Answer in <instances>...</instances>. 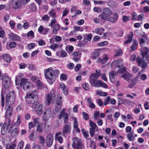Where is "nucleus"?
I'll list each match as a JSON object with an SVG mask.
<instances>
[{
	"label": "nucleus",
	"instance_id": "nucleus-17",
	"mask_svg": "<svg viewBox=\"0 0 149 149\" xmlns=\"http://www.w3.org/2000/svg\"><path fill=\"white\" fill-rule=\"evenodd\" d=\"M14 9H17L19 8L21 6V2L19 1V0H16V1H13V3L10 4Z\"/></svg>",
	"mask_w": 149,
	"mask_h": 149
},
{
	"label": "nucleus",
	"instance_id": "nucleus-60",
	"mask_svg": "<svg viewBox=\"0 0 149 149\" xmlns=\"http://www.w3.org/2000/svg\"><path fill=\"white\" fill-rule=\"evenodd\" d=\"M7 129H6L5 127L2 126L1 130V134L3 135H4Z\"/></svg>",
	"mask_w": 149,
	"mask_h": 149
},
{
	"label": "nucleus",
	"instance_id": "nucleus-5",
	"mask_svg": "<svg viewBox=\"0 0 149 149\" xmlns=\"http://www.w3.org/2000/svg\"><path fill=\"white\" fill-rule=\"evenodd\" d=\"M56 92L54 90H52L49 94L46 95L45 100V104L47 105L50 104L52 100H54L56 97Z\"/></svg>",
	"mask_w": 149,
	"mask_h": 149
},
{
	"label": "nucleus",
	"instance_id": "nucleus-9",
	"mask_svg": "<svg viewBox=\"0 0 149 149\" xmlns=\"http://www.w3.org/2000/svg\"><path fill=\"white\" fill-rule=\"evenodd\" d=\"M52 114V109L50 108H48L45 110L42 116V120L44 121L48 120Z\"/></svg>",
	"mask_w": 149,
	"mask_h": 149
},
{
	"label": "nucleus",
	"instance_id": "nucleus-45",
	"mask_svg": "<svg viewBox=\"0 0 149 149\" xmlns=\"http://www.w3.org/2000/svg\"><path fill=\"white\" fill-rule=\"evenodd\" d=\"M132 132L128 133L127 134V138L130 141H132L134 139V138L133 134Z\"/></svg>",
	"mask_w": 149,
	"mask_h": 149
},
{
	"label": "nucleus",
	"instance_id": "nucleus-15",
	"mask_svg": "<svg viewBox=\"0 0 149 149\" xmlns=\"http://www.w3.org/2000/svg\"><path fill=\"white\" fill-rule=\"evenodd\" d=\"M138 40L141 46H143L146 43L148 42V37L145 35H142L141 38H138Z\"/></svg>",
	"mask_w": 149,
	"mask_h": 149
},
{
	"label": "nucleus",
	"instance_id": "nucleus-59",
	"mask_svg": "<svg viewBox=\"0 0 149 149\" xmlns=\"http://www.w3.org/2000/svg\"><path fill=\"white\" fill-rule=\"evenodd\" d=\"M61 105H58L55 104V110L56 112H58L59 111L61 108Z\"/></svg>",
	"mask_w": 149,
	"mask_h": 149
},
{
	"label": "nucleus",
	"instance_id": "nucleus-58",
	"mask_svg": "<svg viewBox=\"0 0 149 149\" xmlns=\"http://www.w3.org/2000/svg\"><path fill=\"white\" fill-rule=\"evenodd\" d=\"M95 129H93V128H90V135L92 137H93L95 134Z\"/></svg>",
	"mask_w": 149,
	"mask_h": 149
},
{
	"label": "nucleus",
	"instance_id": "nucleus-25",
	"mask_svg": "<svg viewBox=\"0 0 149 149\" xmlns=\"http://www.w3.org/2000/svg\"><path fill=\"white\" fill-rule=\"evenodd\" d=\"M11 120L9 118H6L5 122L4 123L3 126L6 129H8L10 125Z\"/></svg>",
	"mask_w": 149,
	"mask_h": 149
},
{
	"label": "nucleus",
	"instance_id": "nucleus-31",
	"mask_svg": "<svg viewBox=\"0 0 149 149\" xmlns=\"http://www.w3.org/2000/svg\"><path fill=\"white\" fill-rule=\"evenodd\" d=\"M104 31V29L103 28H98L95 29V32L97 34L101 35Z\"/></svg>",
	"mask_w": 149,
	"mask_h": 149
},
{
	"label": "nucleus",
	"instance_id": "nucleus-63",
	"mask_svg": "<svg viewBox=\"0 0 149 149\" xmlns=\"http://www.w3.org/2000/svg\"><path fill=\"white\" fill-rule=\"evenodd\" d=\"M125 66L122 65L121 68L119 69V71L121 73H123L125 71Z\"/></svg>",
	"mask_w": 149,
	"mask_h": 149
},
{
	"label": "nucleus",
	"instance_id": "nucleus-6",
	"mask_svg": "<svg viewBox=\"0 0 149 149\" xmlns=\"http://www.w3.org/2000/svg\"><path fill=\"white\" fill-rule=\"evenodd\" d=\"M72 146L73 148L76 147L77 149H84V146L81 140L77 137L74 139Z\"/></svg>",
	"mask_w": 149,
	"mask_h": 149
},
{
	"label": "nucleus",
	"instance_id": "nucleus-36",
	"mask_svg": "<svg viewBox=\"0 0 149 149\" xmlns=\"http://www.w3.org/2000/svg\"><path fill=\"white\" fill-rule=\"evenodd\" d=\"M122 61L123 60L122 59H119L117 61L115 60L111 64L112 65L115 64V66L116 65L117 66L120 68V65H118V64H120Z\"/></svg>",
	"mask_w": 149,
	"mask_h": 149
},
{
	"label": "nucleus",
	"instance_id": "nucleus-40",
	"mask_svg": "<svg viewBox=\"0 0 149 149\" xmlns=\"http://www.w3.org/2000/svg\"><path fill=\"white\" fill-rule=\"evenodd\" d=\"M49 16L52 17V18H55L56 17V12H55L54 10L53 9H52L49 13Z\"/></svg>",
	"mask_w": 149,
	"mask_h": 149
},
{
	"label": "nucleus",
	"instance_id": "nucleus-16",
	"mask_svg": "<svg viewBox=\"0 0 149 149\" xmlns=\"http://www.w3.org/2000/svg\"><path fill=\"white\" fill-rule=\"evenodd\" d=\"M12 106H10L9 107L8 106H6V118H9L11 116L13 112V108Z\"/></svg>",
	"mask_w": 149,
	"mask_h": 149
},
{
	"label": "nucleus",
	"instance_id": "nucleus-37",
	"mask_svg": "<svg viewBox=\"0 0 149 149\" xmlns=\"http://www.w3.org/2000/svg\"><path fill=\"white\" fill-rule=\"evenodd\" d=\"M2 82L3 86L5 88H7L9 87L10 82L8 83V81L6 80H2Z\"/></svg>",
	"mask_w": 149,
	"mask_h": 149
},
{
	"label": "nucleus",
	"instance_id": "nucleus-49",
	"mask_svg": "<svg viewBox=\"0 0 149 149\" xmlns=\"http://www.w3.org/2000/svg\"><path fill=\"white\" fill-rule=\"evenodd\" d=\"M110 100V97L109 96H107L105 99L104 101V104L106 106L109 104V102Z\"/></svg>",
	"mask_w": 149,
	"mask_h": 149
},
{
	"label": "nucleus",
	"instance_id": "nucleus-11",
	"mask_svg": "<svg viewBox=\"0 0 149 149\" xmlns=\"http://www.w3.org/2000/svg\"><path fill=\"white\" fill-rule=\"evenodd\" d=\"M13 126H11L10 127L8 133L10 134L11 136L13 137H15L17 135L19 132V129L17 128H15L13 129H12Z\"/></svg>",
	"mask_w": 149,
	"mask_h": 149
},
{
	"label": "nucleus",
	"instance_id": "nucleus-23",
	"mask_svg": "<svg viewBox=\"0 0 149 149\" xmlns=\"http://www.w3.org/2000/svg\"><path fill=\"white\" fill-rule=\"evenodd\" d=\"M114 17H109L107 21L111 22L112 23H114L116 21L118 18V15L117 13H115L114 14Z\"/></svg>",
	"mask_w": 149,
	"mask_h": 149
},
{
	"label": "nucleus",
	"instance_id": "nucleus-28",
	"mask_svg": "<svg viewBox=\"0 0 149 149\" xmlns=\"http://www.w3.org/2000/svg\"><path fill=\"white\" fill-rule=\"evenodd\" d=\"M103 12L108 16H110L112 15V12L111 10L108 8H104L103 10Z\"/></svg>",
	"mask_w": 149,
	"mask_h": 149
},
{
	"label": "nucleus",
	"instance_id": "nucleus-22",
	"mask_svg": "<svg viewBox=\"0 0 149 149\" xmlns=\"http://www.w3.org/2000/svg\"><path fill=\"white\" fill-rule=\"evenodd\" d=\"M72 120L74 122L73 127L78 132L80 133V131L78 127V123L76 118L75 117L72 118Z\"/></svg>",
	"mask_w": 149,
	"mask_h": 149
},
{
	"label": "nucleus",
	"instance_id": "nucleus-64",
	"mask_svg": "<svg viewBox=\"0 0 149 149\" xmlns=\"http://www.w3.org/2000/svg\"><path fill=\"white\" fill-rule=\"evenodd\" d=\"M33 149H41L40 146L38 144L34 143L32 146Z\"/></svg>",
	"mask_w": 149,
	"mask_h": 149
},
{
	"label": "nucleus",
	"instance_id": "nucleus-38",
	"mask_svg": "<svg viewBox=\"0 0 149 149\" xmlns=\"http://www.w3.org/2000/svg\"><path fill=\"white\" fill-rule=\"evenodd\" d=\"M81 131L84 136V137L86 139H88V137H89L88 132V131H86L84 129H82Z\"/></svg>",
	"mask_w": 149,
	"mask_h": 149
},
{
	"label": "nucleus",
	"instance_id": "nucleus-26",
	"mask_svg": "<svg viewBox=\"0 0 149 149\" xmlns=\"http://www.w3.org/2000/svg\"><path fill=\"white\" fill-rule=\"evenodd\" d=\"M3 59L7 63H9L10 62L11 59V57L8 54H6L3 56Z\"/></svg>",
	"mask_w": 149,
	"mask_h": 149
},
{
	"label": "nucleus",
	"instance_id": "nucleus-29",
	"mask_svg": "<svg viewBox=\"0 0 149 149\" xmlns=\"http://www.w3.org/2000/svg\"><path fill=\"white\" fill-rule=\"evenodd\" d=\"M96 94L97 95L103 97L107 96V93L102 92L99 90L96 91Z\"/></svg>",
	"mask_w": 149,
	"mask_h": 149
},
{
	"label": "nucleus",
	"instance_id": "nucleus-61",
	"mask_svg": "<svg viewBox=\"0 0 149 149\" xmlns=\"http://www.w3.org/2000/svg\"><path fill=\"white\" fill-rule=\"evenodd\" d=\"M38 45L40 46H43L45 45L46 42L43 40L42 39L39 40L38 42Z\"/></svg>",
	"mask_w": 149,
	"mask_h": 149
},
{
	"label": "nucleus",
	"instance_id": "nucleus-18",
	"mask_svg": "<svg viewBox=\"0 0 149 149\" xmlns=\"http://www.w3.org/2000/svg\"><path fill=\"white\" fill-rule=\"evenodd\" d=\"M9 38L12 40L15 41H19L20 40V37L18 35L12 32L8 34Z\"/></svg>",
	"mask_w": 149,
	"mask_h": 149
},
{
	"label": "nucleus",
	"instance_id": "nucleus-19",
	"mask_svg": "<svg viewBox=\"0 0 149 149\" xmlns=\"http://www.w3.org/2000/svg\"><path fill=\"white\" fill-rule=\"evenodd\" d=\"M121 77L124 79L125 80L127 81H129L131 79L132 77V75L128 72H126L125 73L121 75Z\"/></svg>",
	"mask_w": 149,
	"mask_h": 149
},
{
	"label": "nucleus",
	"instance_id": "nucleus-21",
	"mask_svg": "<svg viewBox=\"0 0 149 149\" xmlns=\"http://www.w3.org/2000/svg\"><path fill=\"white\" fill-rule=\"evenodd\" d=\"M108 56L106 54H104L103 55V58L101 59L100 58H98L97 59V62L100 63L102 64H103L107 62L108 61Z\"/></svg>",
	"mask_w": 149,
	"mask_h": 149
},
{
	"label": "nucleus",
	"instance_id": "nucleus-56",
	"mask_svg": "<svg viewBox=\"0 0 149 149\" xmlns=\"http://www.w3.org/2000/svg\"><path fill=\"white\" fill-rule=\"evenodd\" d=\"M49 17L47 15H45L43 16L42 19L43 21L48 22L49 19Z\"/></svg>",
	"mask_w": 149,
	"mask_h": 149
},
{
	"label": "nucleus",
	"instance_id": "nucleus-27",
	"mask_svg": "<svg viewBox=\"0 0 149 149\" xmlns=\"http://www.w3.org/2000/svg\"><path fill=\"white\" fill-rule=\"evenodd\" d=\"M60 29L59 25L57 24H56L53 26V32L54 34L57 33L58 31Z\"/></svg>",
	"mask_w": 149,
	"mask_h": 149
},
{
	"label": "nucleus",
	"instance_id": "nucleus-3",
	"mask_svg": "<svg viewBox=\"0 0 149 149\" xmlns=\"http://www.w3.org/2000/svg\"><path fill=\"white\" fill-rule=\"evenodd\" d=\"M90 83L91 85L96 87H102L104 88H107L108 87L107 85L105 83L100 80H97L96 77H90Z\"/></svg>",
	"mask_w": 149,
	"mask_h": 149
},
{
	"label": "nucleus",
	"instance_id": "nucleus-14",
	"mask_svg": "<svg viewBox=\"0 0 149 149\" xmlns=\"http://www.w3.org/2000/svg\"><path fill=\"white\" fill-rule=\"evenodd\" d=\"M71 130V125L70 123L66 124L63 127L62 133L63 135L69 133Z\"/></svg>",
	"mask_w": 149,
	"mask_h": 149
},
{
	"label": "nucleus",
	"instance_id": "nucleus-10",
	"mask_svg": "<svg viewBox=\"0 0 149 149\" xmlns=\"http://www.w3.org/2000/svg\"><path fill=\"white\" fill-rule=\"evenodd\" d=\"M32 108L36 112L37 115H40L42 112V105L40 104L37 103L35 104L32 105Z\"/></svg>",
	"mask_w": 149,
	"mask_h": 149
},
{
	"label": "nucleus",
	"instance_id": "nucleus-51",
	"mask_svg": "<svg viewBox=\"0 0 149 149\" xmlns=\"http://www.w3.org/2000/svg\"><path fill=\"white\" fill-rule=\"evenodd\" d=\"M36 84L38 89H41L42 87V84L40 81L39 80Z\"/></svg>",
	"mask_w": 149,
	"mask_h": 149
},
{
	"label": "nucleus",
	"instance_id": "nucleus-7",
	"mask_svg": "<svg viewBox=\"0 0 149 149\" xmlns=\"http://www.w3.org/2000/svg\"><path fill=\"white\" fill-rule=\"evenodd\" d=\"M60 119L63 118V121L65 124H67L69 120L68 114L65 112V109H63L60 112L58 116Z\"/></svg>",
	"mask_w": 149,
	"mask_h": 149
},
{
	"label": "nucleus",
	"instance_id": "nucleus-12",
	"mask_svg": "<svg viewBox=\"0 0 149 149\" xmlns=\"http://www.w3.org/2000/svg\"><path fill=\"white\" fill-rule=\"evenodd\" d=\"M53 140L52 134L51 133H49L47 136L46 140L47 145L48 147H50L52 146Z\"/></svg>",
	"mask_w": 149,
	"mask_h": 149
},
{
	"label": "nucleus",
	"instance_id": "nucleus-53",
	"mask_svg": "<svg viewBox=\"0 0 149 149\" xmlns=\"http://www.w3.org/2000/svg\"><path fill=\"white\" fill-rule=\"evenodd\" d=\"M83 118L85 120H88L89 118L88 115L85 112H83L82 113Z\"/></svg>",
	"mask_w": 149,
	"mask_h": 149
},
{
	"label": "nucleus",
	"instance_id": "nucleus-34",
	"mask_svg": "<svg viewBox=\"0 0 149 149\" xmlns=\"http://www.w3.org/2000/svg\"><path fill=\"white\" fill-rule=\"evenodd\" d=\"M138 45V42L137 41L134 40L132 45L131 46L130 48L132 51H134L136 49Z\"/></svg>",
	"mask_w": 149,
	"mask_h": 149
},
{
	"label": "nucleus",
	"instance_id": "nucleus-30",
	"mask_svg": "<svg viewBox=\"0 0 149 149\" xmlns=\"http://www.w3.org/2000/svg\"><path fill=\"white\" fill-rule=\"evenodd\" d=\"M87 102L90 108L92 109L95 108V106L94 104L92 102L91 98H89L87 99Z\"/></svg>",
	"mask_w": 149,
	"mask_h": 149
},
{
	"label": "nucleus",
	"instance_id": "nucleus-2",
	"mask_svg": "<svg viewBox=\"0 0 149 149\" xmlns=\"http://www.w3.org/2000/svg\"><path fill=\"white\" fill-rule=\"evenodd\" d=\"M17 77H16L15 84L16 85H19L20 87H23L24 90H28L31 86V84L29 81L26 78H21L19 81Z\"/></svg>",
	"mask_w": 149,
	"mask_h": 149
},
{
	"label": "nucleus",
	"instance_id": "nucleus-44",
	"mask_svg": "<svg viewBox=\"0 0 149 149\" xmlns=\"http://www.w3.org/2000/svg\"><path fill=\"white\" fill-rule=\"evenodd\" d=\"M108 6L111 7H114L116 6V3L115 2L112 0L109 1L107 3Z\"/></svg>",
	"mask_w": 149,
	"mask_h": 149
},
{
	"label": "nucleus",
	"instance_id": "nucleus-62",
	"mask_svg": "<svg viewBox=\"0 0 149 149\" xmlns=\"http://www.w3.org/2000/svg\"><path fill=\"white\" fill-rule=\"evenodd\" d=\"M97 102L98 105L100 107L101 106L103 103L102 100L100 99H97Z\"/></svg>",
	"mask_w": 149,
	"mask_h": 149
},
{
	"label": "nucleus",
	"instance_id": "nucleus-47",
	"mask_svg": "<svg viewBox=\"0 0 149 149\" xmlns=\"http://www.w3.org/2000/svg\"><path fill=\"white\" fill-rule=\"evenodd\" d=\"M41 124V123H38L37 124L36 127V130L40 133H42L43 132V129L42 127Z\"/></svg>",
	"mask_w": 149,
	"mask_h": 149
},
{
	"label": "nucleus",
	"instance_id": "nucleus-24",
	"mask_svg": "<svg viewBox=\"0 0 149 149\" xmlns=\"http://www.w3.org/2000/svg\"><path fill=\"white\" fill-rule=\"evenodd\" d=\"M60 86L61 89L63 91V93L65 95H67L68 94V90L65 85L63 83L60 84Z\"/></svg>",
	"mask_w": 149,
	"mask_h": 149
},
{
	"label": "nucleus",
	"instance_id": "nucleus-20",
	"mask_svg": "<svg viewBox=\"0 0 149 149\" xmlns=\"http://www.w3.org/2000/svg\"><path fill=\"white\" fill-rule=\"evenodd\" d=\"M118 74V72L111 71L109 74V77L110 81L112 83L115 82L116 80L115 76Z\"/></svg>",
	"mask_w": 149,
	"mask_h": 149
},
{
	"label": "nucleus",
	"instance_id": "nucleus-41",
	"mask_svg": "<svg viewBox=\"0 0 149 149\" xmlns=\"http://www.w3.org/2000/svg\"><path fill=\"white\" fill-rule=\"evenodd\" d=\"M122 102H123V104L127 105H130L133 103L132 101L125 99L122 100Z\"/></svg>",
	"mask_w": 149,
	"mask_h": 149
},
{
	"label": "nucleus",
	"instance_id": "nucleus-33",
	"mask_svg": "<svg viewBox=\"0 0 149 149\" xmlns=\"http://www.w3.org/2000/svg\"><path fill=\"white\" fill-rule=\"evenodd\" d=\"M149 51V50L146 47H145L143 48L142 52L143 58H144L145 56L146 55L148 54Z\"/></svg>",
	"mask_w": 149,
	"mask_h": 149
},
{
	"label": "nucleus",
	"instance_id": "nucleus-4",
	"mask_svg": "<svg viewBox=\"0 0 149 149\" xmlns=\"http://www.w3.org/2000/svg\"><path fill=\"white\" fill-rule=\"evenodd\" d=\"M15 93L14 91H10L6 96V106H13L15 100Z\"/></svg>",
	"mask_w": 149,
	"mask_h": 149
},
{
	"label": "nucleus",
	"instance_id": "nucleus-13",
	"mask_svg": "<svg viewBox=\"0 0 149 149\" xmlns=\"http://www.w3.org/2000/svg\"><path fill=\"white\" fill-rule=\"evenodd\" d=\"M136 61L139 66H140L142 68H145L147 65V63L146 62L144 59L138 57L136 59Z\"/></svg>",
	"mask_w": 149,
	"mask_h": 149
},
{
	"label": "nucleus",
	"instance_id": "nucleus-8",
	"mask_svg": "<svg viewBox=\"0 0 149 149\" xmlns=\"http://www.w3.org/2000/svg\"><path fill=\"white\" fill-rule=\"evenodd\" d=\"M44 72H45V76L46 79L50 80L54 79V74L53 71L50 68L45 69Z\"/></svg>",
	"mask_w": 149,
	"mask_h": 149
},
{
	"label": "nucleus",
	"instance_id": "nucleus-1",
	"mask_svg": "<svg viewBox=\"0 0 149 149\" xmlns=\"http://www.w3.org/2000/svg\"><path fill=\"white\" fill-rule=\"evenodd\" d=\"M37 93V91L34 90L27 94L25 97L26 102L28 104H32V105L37 103L38 100Z\"/></svg>",
	"mask_w": 149,
	"mask_h": 149
},
{
	"label": "nucleus",
	"instance_id": "nucleus-42",
	"mask_svg": "<svg viewBox=\"0 0 149 149\" xmlns=\"http://www.w3.org/2000/svg\"><path fill=\"white\" fill-rule=\"evenodd\" d=\"M96 73H92V74L90 77H93L95 78V77H96L98 79L100 75V71H99L97 70H95Z\"/></svg>",
	"mask_w": 149,
	"mask_h": 149
},
{
	"label": "nucleus",
	"instance_id": "nucleus-32",
	"mask_svg": "<svg viewBox=\"0 0 149 149\" xmlns=\"http://www.w3.org/2000/svg\"><path fill=\"white\" fill-rule=\"evenodd\" d=\"M62 97L60 96H57L55 104L61 105L62 102Z\"/></svg>",
	"mask_w": 149,
	"mask_h": 149
},
{
	"label": "nucleus",
	"instance_id": "nucleus-35",
	"mask_svg": "<svg viewBox=\"0 0 149 149\" xmlns=\"http://www.w3.org/2000/svg\"><path fill=\"white\" fill-rule=\"evenodd\" d=\"M99 17H100L101 19L103 20L107 21L109 17L108 15L104 14V13L102 12V14H100L99 15Z\"/></svg>",
	"mask_w": 149,
	"mask_h": 149
},
{
	"label": "nucleus",
	"instance_id": "nucleus-46",
	"mask_svg": "<svg viewBox=\"0 0 149 149\" xmlns=\"http://www.w3.org/2000/svg\"><path fill=\"white\" fill-rule=\"evenodd\" d=\"M89 124L90 126L91 127L90 128L96 129V128L97 127L96 124L91 120H89Z\"/></svg>",
	"mask_w": 149,
	"mask_h": 149
},
{
	"label": "nucleus",
	"instance_id": "nucleus-52",
	"mask_svg": "<svg viewBox=\"0 0 149 149\" xmlns=\"http://www.w3.org/2000/svg\"><path fill=\"white\" fill-rule=\"evenodd\" d=\"M20 116L18 115L17 116V121L15 122V125L16 126H17L19 125L21 122V120L20 119Z\"/></svg>",
	"mask_w": 149,
	"mask_h": 149
},
{
	"label": "nucleus",
	"instance_id": "nucleus-39",
	"mask_svg": "<svg viewBox=\"0 0 149 149\" xmlns=\"http://www.w3.org/2000/svg\"><path fill=\"white\" fill-rule=\"evenodd\" d=\"M136 79H134L132 80L131 83L128 84V86L130 88H132L136 85Z\"/></svg>",
	"mask_w": 149,
	"mask_h": 149
},
{
	"label": "nucleus",
	"instance_id": "nucleus-48",
	"mask_svg": "<svg viewBox=\"0 0 149 149\" xmlns=\"http://www.w3.org/2000/svg\"><path fill=\"white\" fill-rule=\"evenodd\" d=\"M39 140L40 143L43 145L45 143V139L42 136H39Z\"/></svg>",
	"mask_w": 149,
	"mask_h": 149
},
{
	"label": "nucleus",
	"instance_id": "nucleus-50",
	"mask_svg": "<svg viewBox=\"0 0 149 149\" xmlns=\"http://www.w3.org/2000/svg\"><path fill=\"white\" fill-rule=\"evenodd\" d=\"M100 55V53L99 52H95L92 54L91 56L92 58L96 59L97 57H98Z\"/></svg>",
	"mask_w": 149,
	"mask_h": 149
},
{
	"label": "nucleus",
	"instance_id": "nucleus-54",
	"mask_svg": "<svg viewBox=\"0 0 149 149\" xmlns=\"http://www.w3.org/2000/svg\"><path fill=\"white\" fill-rule=\"evenodd\" d=\"M24 143L23 141H21L18 144L17 146V149H22Z\"/></svg>",
	"mask_w": 149,
	"mask_h": 149
},
{
	"label": "nucleus",
	"instance_id": "nucleus-55",
	"mask_svg": "<svg viewBox=\"0 0 149 149\" xmlns=\"http://www.w3.org/2000/svg\"><path fill=\"white\" fill-rule=\"evenodd\" d=\"M116 54L115 55V56H119L121 55L122 54V50L120 49H118L116 50Z\"/></svg>",
	"mask_w": 149,
	"mask_h": 149
},
{
	"label": "nucleus",
	"instance_id": "nucleus-43",
	"mask_svg": "<svg viewBox=\"0 0 149 149\" xmlns=\"http://www.w3.org/2000/svg\"><path fill=\"white\" fill-rule=\"evenodd\" d=\"M29 6L30 10L32 11H35L37 9V7L36 5L33 3L30 4Z\"/></svg>",
	"mask_w": 149,
	"mask_h": 149
},
{
	"label": "nucleus",
	"instance_id": "nucleus-57",
	"mask_svg": "<svg viewBox=\"0 0 149 149\" xmlns=\"http://www.w3.org/2000/svg\"><path fill=\"white\" fill-rule=\"evenodd\" d=\"M130 18V17L129 16H123V21L124 22H125L128 20H129Z\"/></svg>",
	"mask_w": 149,
	"mask_h": 149
}]
</instances>
